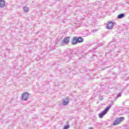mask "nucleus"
Wrapping results in <instances>:
<instances>
[{
    "mask_svg": "<svg viewBox=\"0 0 129 129\" xmlns=\"http://www.w3.org/2000/svg\"><path fill=\"white\" fill-rule=\"evenodd\" d=\"M111 107V105H109L103 111L101 112L98 114V116L100 117V118H102L103 116H104V115H105V114L107 113V112L108 111L109 109H110Z\"/></svg>",
    "mask_w": 129,
    "mask_h": 129,
    "instance_id": "obj_1",
    "label": "nucleus"
},
{
    "mask_svg": "<svg viewBox=\"0 0 129 129\" xmlns=\"http://www.w3.org/2000/svg\"><path fill=\"white\" fill-rule=\"evenodd\" d=\"M124 120V117H120L118 118L115 121H114L113 124V125H117V124H119L121 122H122Z\"/></svg>",
    "mask_w": 129,
    "mask_h": 129,
    "instance_id": "obj_2",
    "label": "nucleus"
},
{
    "mask_svg": "<svg viewBox=\"0 0 129 129\" xmlns=\"http://www.w3.org/2000/svg\"><path fill=\"white\" fill-rule=\"evenodd\" d=\"M113 26H114V24L113 23V22L111 21H109L106 24V27L107 29H112V28H113Z\"/></svg>",
    "mask_w": 129,
    "mask_h": 129,
    "instance_id": "obj_3",
    "label": "nucleus"
},
{
    "mask_svg": "<svg viewBox=\"0 0 129 129\" xmlns=\"http://www.w3.org/2000/svg\"><path fill=\"white\" fill-rule=\"evenodd\" d=\"M22 100H27L28 99V98H29V93H27V92H24L23 93V94L22 95Z\"/></svg>",
    "mask_w": 129,
    "mask_h": 129,
    "instance_id": "obj_4",
    "label": "nucleus"
},
{
    "mask_svg": "<svg viewBox=\"0 0 129 129\" xmlns=\"http://www.w3.org/2000/svg\"><path fill=\"white\" fill-rule=\"evenodd\" d=\"M78 43L77 37H73L72 41V45H76Z\"/></svg>",
    "mask_w": 129,
    "mask_h": 129,
    "instance_id": "obj_5",
    "label": "nucleus"
},
{
    "mask_svg": "<svg viewBox=\"0 0 129 129\" xmlns=\"http://www.w3.org/2000/svg\"><path fill=\"white\" fill-rule=\"evenodd\" d=\"M69 103V98L67 97L63 101L62 105H67V104Z\"/></svg>",
    "mask_w": 129,
    "mask_h": 129,
    "instance_id": "obj_6",
    "label": "nucleus"
},
{
    "mask_svg": "<svg viewBox=\"0 0 129 129\" xmlns=\"http://www.w3.org/2000/svg\"><path fill=\"white\" fill-rule=\"evenodd\" d=\"M70 41V37H66L63 39V41L65 42L66 44H68Z\"/></svg>",
    "mask_w": 129,
    "mask_h": 129,
    "instance_id": "obj_7",
    "label": "nucleus"
},
{
    "mask_svg": "<svg viewBox=\"0 0 129 129\" xmlns=\"http://www.w3.org/2000/svg\"><path fill=\"white\" fill-rule=\"evenodd\" d=\"M6 6V4L5 3V1L1 0L0 1V8H4Z\"/></svg>",
    "mask_w": 129,
    "mask_h": 129,
    "instance_id": "obj_8",
    "label": "nucleus"
},
{
    "mask_svg": "<svg viewBox=\"0 0 129 129\" xmlns=\"http://www.w3.org/2000/svg\"><path fill=\"white\" fill-rule=\"evenodd\" d=\"M77 40H78V43H82V42L84 41V39H83V38L81 37H79L78 38H77Z\"/></svg>",
    "mask_w": 129,
    "mask_h": 129,
    "instance_id": "obj_9",
    "label": "nucleus"
},
{
    "mask_svg": "<svg viewBox=\"0 0 129 129\" xmlns=\"http://www.w3.org/2000/svg\"><path fill=\"white\" fill-rule=\"evenodd\" d=\"M125 15L124 14H120L117 16L118 19H123V18L124 17Z\"/></svg>",
    "mask_w": 129,
    "mask_h": 129,
    "instance_id": "obj_10",
    "label": "nucleus"
},
{
    "mask_svg": "<svg viewBox=\"0 0 129 129\" xmlns=\"http://www.w3.org/2000/svg\"><path fill=\"white\" fill-rule=\"evenodd\" d=\"M23 10L24 12H29V8L25 6L23 7Z\"/></svg>",
    "mask_w": 129,
    "mask_h": 129,
    "instance_id": "obj_11",
    "label": "nucleus"
},
{
    "mask_svg": "<svg viewBox=\"0 0 129 129\" xmlns=\"http://www.w3.org/2000/svg\"><path fill=\"white\" fill-rule=\"evenodd\" d=\"M69 127H70L69 125H66L64 126L62 129H68Z\"/></svg>",
    "mask_w": 129,
    "mask_h": 129,
    "instance_id": "obj_12",
    "label": "nucleus"
},
{
    "mask_svg": "<svg viewBox=\"0 0 129 129\" xmlns=\"http://www.w3.org/2000/svg\"><path fill=\"white\" fill-rule=\"evenodd\" d=\"M121 96V93H119L116 95V98H118V97H120Z\"/></svg>",
    "mask_w": 129,
    "mask_h": 129,
    "instance_id": "obj_13",
    "label": "nucleus"
},
{
    "mask_svg": "<svg viewBox=\"0 0 129 129\" xmlns=\"http://www.w3.org/2000/svg\"><path fill=\"white\" fill-rule=\"evenodd\" d=\"M60 46H65V42L63 40L60 42Z\"/></svg>",
    "mask_w": 129,
    "mask_h": 129,
    "instance_id": "obj_14",
    "label": "nucleus"
},
{
    "mask_svg": "<svg viewBox=\"0 0 129 129\" xmlns=\"http://www.w3.org/2000/svg\"><path fill=\"white\" fill-rule=\"evenodd\" d=\"M115 41V39H113L112 40V41L110 42V44H111V43H113V42H114Z\"/></svg>",
    "mask_w": 129,
    "mask_h": 129,
    "instance_id": "obj_15",
    "label": "nucleus"
},
{
    "mask_svg": "<svg viewBox=\"0 0 129 129\" xmlns=\"http://www.w3.org/2000/svg\"><path fill=\"white\" fill-rule=\"evenodd\" d=\"M88 27H89L88 25L86 26V28H88Z\"/></svg>",
    "mask_w": 129,
    "mask_h": 129,
    "instance_id": "obj_16",
    "label": "nucleus"
}]
</instances>
